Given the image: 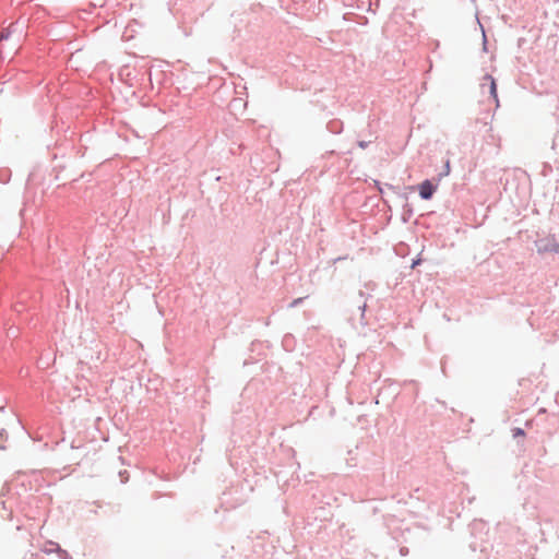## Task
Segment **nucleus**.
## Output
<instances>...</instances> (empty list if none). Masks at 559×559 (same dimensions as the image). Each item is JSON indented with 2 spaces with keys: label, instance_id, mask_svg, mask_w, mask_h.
Listing matches in <instances>:
<instances>
[{
  "label": "nucleus",
  "instance_id": "obj_1",
  "mask_svg": "<svg viewBox=\"0 0 559 559\" xmlns=\"http://www.w3.org/2000/svg\"><path fill=\"white\" fill-rule=\"evenodd\" d=\"M418 190L420 197L425 200H428L432 197L436 187L429 180H425L419 185Z\"/></svg>",
  "mask_w": 559,
  "mask_h": 559
},
{
  "label": "nucleus",
  "instance_id": "obj_2",
  "mask_svg": "<svg viewBox=\"0 0 559 559\" xmlns=\"http://www.w3.org/2000/svg\"><path fill=\"white\" fill-rule=\"evenodd\" d=\"M484 80L489 82V92L493 100L496 102V105L499 106V99H498V93H497V84L495 79L491 75H486Z\"/></svg>",
  "mask_w": 559,
  "mask_h": 559
},
{
  "label": "nucleus",
  "instance_id": "obj_3",
  "mask_svg": "<svg viewBox=\"0 0 559 559\" xmlns=\"http://www.w3.org/2000/svg\"><path fill=\"white\" fill-rule=\"evenodd\" d=\"M13 26L14 25H11L9 29L0 33V40L8 39L10 37Z\"/></svg>",
  "mask_w": 559,
  "mask_h": 559
},
{
  "label": "nucleus",
  "instance_id": "obj_4",
  "mask_svg": "<svg viewBox=\"0 0 559 559\" xmlns=\"http://www.w3.org/2000/svg\"><path fill=\"white\" fill-rule=\"evenodd\" d=\"M525 436V432L523 429L521 428H514L513 429V437L514 438H518V437H524Z\"/></svg>",
  "mask_w": 559,
  "mask_h": 559
},
{
  "label": "nucleus",
  "instance_id": "obj_5",
  "mask_svg": "<svg viewBox=\"0 0 559 559\" xmlns=\"http://www.w3.org/2000/svg\"><path fill=\"white\" fill-rule=\"evenodd\" d=\"M445 167H447V174H449V170H450V164H449V162L447 163V166H445Z\"/></svg>",
  "mask_w": 559,
  "mask_h": 559
},
{
  "label": "nucleus",
  "instance_id": "obj_6",
  "mask_svg": "<svg viewBox=\"0 0 559 559\" xmlns=\"http://www.w3.org/2000/svg\"><path fill=\"white\" fill-rule=\"evenodd\" d=\"M300 300H301L300 298H299V299H295V300H294V302H293V305H296V304H297V302H299Z\"/></svg>",
  "mask_w": 559,
  "mask_h": 559
}]
</instances>
